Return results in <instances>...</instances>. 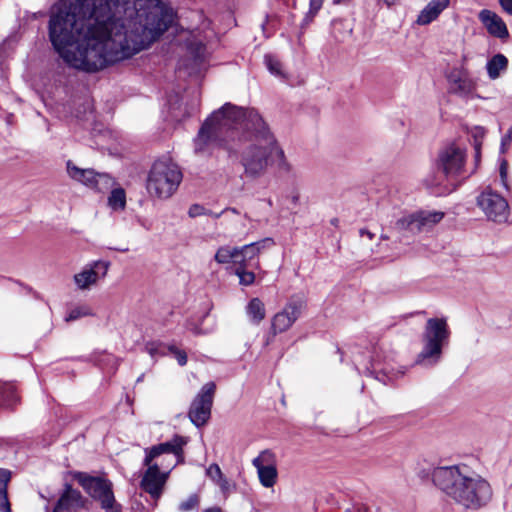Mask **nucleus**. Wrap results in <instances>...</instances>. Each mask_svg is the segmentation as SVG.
I'll list each match as a JSON object with an SVG mask.
<instances>
[{
  "mask_svg": "<svg viewBox=\"0 0 512 512\" xmlns=\"http://www.w3.org/2000/svg\"><path fill=\"white\" fill-rule=\"evenodd\" d=\"M175 15L161 0H60L50 11L49 38L68 66L96 72L150 48Z\"/></svg>",
  "mask_w": 512,
  "mask_h": 512,
  "instance_id": "1",
  "label": "nucleus"
},
{
  "mask_svg": "<svg viewBox=\"0 0 512 512\" xmlns=\"http://www.w3.org/2000/svg\"><path fill=\"white\" fill-rule=\"evenodd\" d=\"M214 142L240 155L246 177H261L273 165L283 172L292 169L275 135L254 109L226 103L213 112L194 139L195 153H207Z\"/></svg>",
  "mask_w": 512,
  "mask_h": 512,
  "instance_id": "2",
  "label": "nucleus"
},
{
  "mask_svg": "<svg viewBox=\"0 0 512 512\" xmlns=\"http://www.w3.org/2000/svg\"><path fill=\"white\" fill-rule=\"evenodd\" d=\"M418 478L431 479L448 499L465 510L477 511L487 506L493 496L489 481L466 465L436 468L427 465L418 471Z\"/></svg>",
  "mask_w": 512,
  "mask_h": 512,
  "instance_id": "3",
  "label": "nucleus"
},
{
  "mask_svg": "<svg viewBox=\"0 0 512 512\" xmlns=\"http://www.w3.org/2000/svg\"><path fill=\"white\" fill-rule=\"evenodd\" d=\"M451 331L445 318H429L422 332V348L418 353V367L429 369L443 358V350L450 343Z\"/></svg>",
  "mask_w": 512,
  "mask_h": 512,
  "instance_id": "4",
  "label": "nucleus"
},
{
  "mask_svg": "<svg viewBox=\"0 0 512 512\" xmlns=\"http://www.w3.org/2000/svg\"><path fill=\"white\" fill-rule=\"evenodd\" d=\"M466 160V150L455 143L446 144L439 149L436 167L449 183L451 190L457 189L470 176L466 170Z\"/></svg>",
  "mask_w": 512,
  "mask_h": 512,
  "instance_id": "5",
  "label": "nucleus"
},
{
  "mask_svg": "<svg viewBox=\"0 0 512 512\" xmlns=\"http://www.w3.org/2000/svg\"><path fill=\"white\" fill-rule=\"evenodd\" d=\"M182 179L179 167L170 159L157 160L147 180L148 192H173Z\"/></svg>",
  "mask_w": 512,
  "mask_h": 512,
  "instance_id": "6",
  "label": "nucleus"
},
{
  "mask_svg": "<svg viewBox=\"0 0 512 512\" xmlns=\"http://www.w3.org/2000/svg\"><path fill=\"white\" fill-rule=\"evenodd\" d=\"M69 176L90 189H96L99 192H125L109 174L97 173L93 169H81L71 162L67 163Z\"/></svg>",
  "mask_w": 512,
  "mask_h": 512,
  "instance_id": "7",
  "label": "nucleus"
},
{
  "mask_svg": "<svg viewBox=\"0 0 512 512\" xmlns=\"http://www.w3.org/2000/svg\"><path fill=\"white\" fill-rule=\"evenodd\" d=\"M307 301L303 294L292 295L284 308L276 313L272 319V331L274 334L287 331L306 309Z\"/></svg>",
  "mask_w": 512,
  "mask_h": 512,
  "instance_id": "8",
  "label": "nucleus"
},
{
  "mask_svg": "<svg viewBox=\"0 0 512 512\" xmlns=\"http://www.w3.org/2000/svg\"><path fill=\"white\" fill-rule=\"evenodd\" d=\"M215 390V383L208 382L202 386L192 401L188 416L195 426L201 427L210 419Z\"/></svg>",
  "mask_w": 512,
  "mask_h": 512,
  "instance_id": "9",
  "label": "nucleus"
},
{
  "mask_svg": "<svg viewBox=\"0 0 512 512\" xmlns=\"http://www.w3.org/2000/svg\"><path fill=\"white\" fill-rule=\"evenodd\" d=\"M477 204L487 218L493 222L503 223L509 217V203L502 194H479Z\"/></svg>",
  "mask_w": 512,
  "mask_h": 512,
  "instance_id": "10",
  "label": "nucleus"
},
{
  "mask_svg": "<svg viewBox=\"0 0 512 512\" xmlns=\"http://www.w3.org/2000/svg\"><path fill=\"white\" fill-rule=\"evenodd\" d=\"M252 464L257 470L261 485L265 488L273 487L278 476L274 453L270 450H263L253 459Z\"/></svg>",
  "mask_w": 512,
  "mask_h": 512,
  "instance_id": "11",
  "label": "nucleus"
},
{
  "mask_svg": "<svg viewBox=\"0 0 512 512\" xmlns=\"http://www.w3.org/2000/svg\"><path fill=\"white\" fill-rule=\"evenodd\" d=\"M110 263L106 261H93L87 264L82 271L74 275V282L80 290L89 289L99 279L107 275Z\"/></svg>",
  "mask_w": 512,
  "mask_h": 512,
  "instance_id": "12",
  "label": "nucleus"
},
{
  "mask_svg": "<svg viewBox=\"0 0 512 512\" xmlns=\"http://www.w3.org/2000/svg\"><path fill=\"white\" fill-rule=\"evenodd\" d=\"M148 468L141 480V487L143 490L151 495V497L158 499L163 491L166 483L168 473L161 472L157 464L146 465Z\"/></svg>",
  "mask_w": 512,
  "mask_h": 512,
  "instance_id": "13",
  "label": "nucleus"
},
{
  "mask_svg": "<svg viewBox=\"0 0 512 512\" xmlns=\"http://www.w3.org/2000/svg\"><path fill=\"white\" fill-rule=\"evenodd\" d=\"M274 244L272 238H264L260 241H256L242 247H238V260L236 265H242L247 267L258 268L259 263L257 261L261 251Z\"/></svg>",
  "mask_w": 512,
  "mask_h": 512,
  "instance_id": "14",
  "label": "nucleus"
},
{
  "mask_svg": "<svg viewBox=\"0 0 512 512\" xmlns=\"http://www.w3.org/2000/svg\"><path fill=\"white\" fill-rule=\"evenodd\" d=\"M187 441L184 437L175 435L171 440L152 446L151 448L145 449L146 456L144 459V465H149L153 459L164 454H174L175 456H181L183 453V446L186 445Z\"/></svg>",
  "mask_w": 512,
  "mask_h": 512,
  "instance_id": "15",
  "label": "nucleus"
},
{
  "mask_svg": "<svg viewBox=\"0 0 512 512\" xmlns=\"http://www.w3.org/2000/svg\"><path fill=\"white\" fill-rule=\"evenodd\" d=\"M370 366L365 365L366 373L368 375L376 374L375 378L379 379L378 374L382 373L383 376L387 377L391 380L394 377L393 371L394 368L390 365L389 359L386 355L383 354V351L380 347H374L372 354L369 358ZM381 381L385 382L383 379Z\"/></svg>",
  "mask_w": 512,
  "mask_h": 512,
  "instance_id": "16",
  "label": "nucleus"
},
{
  "mask_svg": "<svg viewBox=\"0 0 512 512\" xmlns=\"http://www.w3.org/2000/svg\"><path fill=\"white\" fill-rule=\"evenodd\" d=\"M188 58L184 60L181 67L189 74L198 73L206 62V48L201 42H190L187 48Z\"/></svg>",
  "mask_w": 512,
  "mask_h": 512,
  "instance_id": "17",
  "label": "nucleus"
},
{
  "mask_svg": "<svg viewBox=\"0 0 512 512\" xmlns=\"http://www.w3.org/2000/svg\"><path fill=\"white\" fill-rule=\"evenodd\" d=\"M479 20L485 26L488 33L499 39L508 38L509 32L505 22L495 12L483 9L479 12Z\"/></svg>",
  "mask_w": 512,
  "mask_h": 512,
  "instance_id": "18",
  "label": "nucleus"
},
{
  "mask_svg": "<svg viewBox=\"0 0 512 512\" xmlns=\"http://www.w3.org/2000/svg\"><path fill=\"white\" fill-rule=\"evenodd\" d=\"M449 92L459 96H467L474 90V84L467 75L458 69H453L447 76Z\"/></svg>",
  "mask_w": 512,
  "mask_h": 512,
  "instance_id": "19",
  "label": "nucleus"
},
{
  "mask_svg": "<svg viewBox=\"0 0 512 512\" xmlns=\"http://www.w3.org/2000/svg\"><path fill=\"white\" fill-rule=\"evenodd\" d=\"M87 486L93 489L92 495L101 501L103 508H111L114 503V495L110 484L99 478L91 477Z\"/></svg>",
  "mask_w": 512,
  "mask_h": 512,
  "instance_id": "20",
  "label": "nucleus"
},
{
  "mask_svg": "<svg viewBox=\"0 0 512 512\" xmlns=\"http://www.w3.org/2000/svg\"><path fill=\"white\" fill-rule=\"evenodd\" d=\"M450 0H431L418 13V25H428L437 20L440 14L449 7Z\"/></svg>",
  "mask_w": 512,
  "mask_h": 512,
  "instance_id": "21",
  "label": "nucleus"
},
{
  "mask_svg": "<svg viewBox=\"0 0 512 512\" xmlns=\"http://www.w3.org/2000/svg\"><path fill=\"white\" fill-rule=\"evenodd\" d=\"M80 499V493L68 487L57 501L54 512H70L80 505Z\"/></svg>",
  "mask_w": 512,
  "mask_h": 512,
  "instance_id": "22",
  "label": "nucleus"
},
{
  "mask_svg": "<svg viewBox=\"0 0 512 512\" xmlns=\"http://www.w3.org/2000/svg\"><path fill=\"white\" fill-rule=\"evenodd\" d=\"M353 26L348 20L336 19L331 23V35L338 42H344L352 35Z\"/></svg>",
  "mask_w": 512,
  "mask_h": 512,
  "instance_id": "23",
  "label": "nucleus"
},
{
  "mask_svg": "<svg viewBox=\"0 0 512 512\" xmlns=\"http://www.w3.org/2000/svg\"><path fill=\"white\" fill-rule=\"evenodd\" d=\"M444 212L418 210V231L430 229L444 218Z\"/></svg>",
  "mask_w": 512,
  "mask_h": 512,
  "instance_id": "24",
  "label": "nucleus"
},
{
  "mask_svg": "<svg viewBox=\"0 0 512 512\" xmlns=\"http://www.w3.org/2000/svg\"><path fill=\"white\" fill-rule=\"evenodd\" d=\"M196 110V105L188 107L183 99L179 103H171L169 108V117L171 120L180 122L184 118L189 117Z\"/></svg>",
  "mask_w": 512,
  "mask_h": 512,
  "instance_id": "25",
  "label": "nucleus"
},
{
  "mask_svg": "<svg viewBox=\"0 0 512 512\" xmlns=\"http://www.w3.org/2000/svg\"><path fill=\"white\" fill-rule=\"evenodd\" d=\"M507 66L508 59L503 54H496L487 62V73L491 79H497Z\"/></svg>",
  "mask_w": 512,
  "mask_h": 512,
  "instance_id": "26",
  "label": "nucleus"
},
{
  "mask_svg": "<svg viewBox=\"0 0 512 512\" xmlns=\"http://www.w3.org/2000/svg\"><path fill=\"white\" fill-rule=\"evenodd\" d=\"M11 473L6 469H0V510L2 512H10V503L7 496V485L10 480Z\"/></svg>",
  "mask_w": 512,
  "mask_h": 512,
  "instance_id": "27",
  "label": "nucleus"
},
{
  "mask_svg": "<svg viewBox=\"0 0 512 512\" xmlns=\"http://www.w3.org/2000/svg\"><path fill=\"white\" fill-rule=\"evenodd\" d=\"M247 314L251 321L259 324L265 318V306L259 298H253L247 305Z\"/></svg>",
  "mask_w": 512,
  "mask_h": 512,
  "instance_id": "28",
  "label": "nucleus"
},
{
  "mask_svg": "<svg viewBox=\"0 0 512 512\" xmlns=\"http://www.w3.org/2000/svg\"><path fill=\"white\" fill-rule=\"evenodd\" d=\"M238 247L223 246L220 247L215 254V261L220 264L233 262L236 264L238 260Z\"/></svg>",
  "mask_w": 512,
  "mask_h": 512,
  "instance_id": "29",
  "label": "nucleus"
},
{
  "mask_svg": "<svg viewBox=\"0 0 512 512\" xmlns=\"http://www.w3.org/2000/svg\"><path fill=\"white\" fill-rule=\"evenodd\" d=\"M247 266L237 265L235 274L239 277V283L243 286L252 285L255 281V274L247 271Z\"/></svg>",
  "mask_w": 512,
  "mask_h": 512,
  "instance_id": "30",
  "label": "nucleus"
},
{
  "mask_svg": "<svg viewBox=\"0 0 512 512\" xmlns=\"http://www.w3.org/2000/svg\"><path fill=\"white\" fill-rule=\"evenodd\" d=\"M264 62L269 72L277 77H284L280 61L273 55H265Z\"/></svg>",
  "mask_w": 512,
  "mask_h": 512,
  "instance_id": "31",
  "label": "nucleus"
},
{
  "mask_svg": "<svg viewBox=\"0 0 512 512\" xmlns=\"http://www.w3.org/2000/svg\"><path fill=\"white\" fill-rule=\"evenodd\" d=\"M92 315V311L88 306H77L71 309L65 316L66 322L75 321L81 317Z\"/></svg>",
  "mask_w": 512,
  "mask_h": 512,
  "instance_id": "32",
  "label": "nucleus"
},
{
  "mask_svg": "<svg viewBox=\"0 0 512 512\" xmlns=\"http://www.w3.org/2000/svg\"><path fill=\"white\" fill-rule=\"evenodd\" d=\"M222 214H223V211H221L219 213H214V212L206 209L204 206H202L200 204H193L190 206V208L188 210V215L191 218H195V217H198L201 215H210V216H213L214 218H219Z\"/></svg>",
  "mask_w": 512,
  "mask_h": 512,
  "instance_id": "33",
  "label": "nucleus"
},
{
  "mask_svg": "<svg viewBox=\"0 0 512 512\" xmlns=\"http://www.w3.org/2000/svg\"><path fill=\"white\" fill-rule=\"evenodd\" d=\"M126 194H110L108 206L114 211H121L126 206Z\"/></svg>",
  "mask_w": 512,
  "mask_h": 512,
  "instance_id": "34",
  "label": "nucleus"
},
{
  "mask_svg": "<svg viewBox=\"0 0 512 512\" xmlns=\"http://www.w3.org/2000/svg\"><path fill=\"white\" fill-rule=\"evenodd\" d=\"M199 505V497L196 494L190 495L185 501L179 504V510L183 512L191 511Z\"/></svg>",
  "mask_w": 512,
  "mask_h": 512,
  "instance_id": "35",
  "label": "nucleus"
},
{
  "mask_svg": "<svg viewBox=\"0 0 512 512\" xmlns=\"http://www.w3.org/2000/svg\"><path fill=\"white\" fill-rule=\"evenodd\" d=\"M415 221V214H411L407 218L399 219L396 223V227L399 231H406L414 224Z\"/></svg>",
  "mask_w": 512,
  "mask_h": 512,
  "instance_id": "36",
  "label": "nucleus"
},
{
  "mask_svg": "<svg viewBox=\"0 0 512 512\" xmlns=\"http://www.w3.org/2000/svg\"><path fill=\"white\" fill-rule=\"evenodd\" d=\"M168 350L174 354L178 364L180 366H184L186 365L187 363V355H186V352L183 351V350H179L176 346L174 345H169L168 346Z\"/></svg>",
  "mask_w": 512,
  "mask_h": 512,
  "instance_id": "37",
  "label": "nucleus"
},
{
  "mask_svg": "<svg viewBox=\"0 0 512 512\" xmlns=\"http://www.w3.org/2000/svg\"><path fill=\"white\" fill-rule=\"evenodd\" d=\"M207 476L214 482L219 479H222L223 473L218 464H211L206 470Z\"/></svg>",
  "mask_w": 512,
  "mask_h": 512,
  "instance_id": "38",
  "label": "nucleus"
},
{
  "mask_svg": "<svg viewBox=\"0 0 512 512\" xmlns=\"http://www.w3.org/2000/svg\"><path fill=\"white\" fill-rule=\"evenodd\" d=\"M485 135V130L484 128L482 127H475L474 128V131H473V136L475 138V150H476V158L479 157L480 155V146H481V142L478 141V138H483Z\"/></svg>",
  "mask_w": 512,
  "mask_h": 512,
  "instance_id": "39",
  "label": "nucleus"
},
{
  "mask_svg": "<svg viewBox=\"0 0 512 512\" xmlns=\"http://www.w3.org/2000/svg\"><path fill=\"white\" fill-rule=\"evenodd\" d=\"M512 142V127L507 131V133L501 139V152L505 153L507 147Z\"/></svg>",
  "mask_w": 512,
  "mask_h": 512,
  "instance_id": "40",
  "label": "nucleus"
},
{
  "mask_svg": "<svg viewBox=\"0 0 512 512\" xmlns=\"http://www.w3.org/2000/svg\"><path fill=\"white\" fill-rule=\"evenodd\" d=\"M500 177H501V181L503 183V187L508 190L509 186L506 183V177H507L506 162H503L500 166Z\"/></svg>",
  "mask_w": 512,
  "mask_h": 512,
  "instance_id": "41",
  "label": "nucleus"
},
{
  "mask_svg": "<svg viewBox=\"0 0 512 512\" xmlns=\"http://www.w3.org/2000/svg\"><path fill=\"white\" fill-rule=\"evenodd\" d=\"M499 4L506 13L512 15V0H499Z\"/></svg>",
  "mask_w": 512,
  "mask_h": 512,
  "instance_id": "42",
  "label": "nucleus"
},
{
  "mask_svg": "<svg viewBox=\"0 0 512 512\" xmlns=\"http://www.w3.org/2000/svg\"><path fill=\"white\" fill-rule=\"evenodd\" d=\"M323 0H310L311 10L317 12L322 6Z\"/></svg>",
  "mask_w": 512,
  "mask_h": 512,
  "instance_id": "43",
  "label": "nucleus"
},
{
  "mask_svg": "<svg viewBox=\"0 0 512 512\" xmlns=\"http://www.w3.org/2000/svg\"><path fill=\"white\" fill-rule=\"evenodd\" d=\"M215 483H217L222 490H226L229 485L228 480L224 475L222 476V479L217 480Z\"/></svg>",
  "mask_w": 512,
  "mask_h": 512,
  "instance_id": "44",
  "label": "nucleus"
},
{
  "mask_svg": "<svg viewBox=\"0 0 512 512\" xmlns=\"http://www.w3.org/2000/svg\"><path fill=\"white\" fill-rule=\"evenodd\" d=\"M354 512H368L369 508L365 504H355L353 505Z\"/></svg>",
  "mask_w": 512,
  "mask_h": 512,
  "instance_id": "45",
  "label": "nucleus"
},
{
  "mask_svg": "<svg viewBox=\"0 0 512 512\" xmlns=\"http://www.w3.org/2000/svg\"><path fill=\"white\" fill-rule=\"evenodd\" d=\"M359 234L361 237L366 236L369 240H372L374 238V234L365 228L360 229Z\"/></svg>",
  "mask_w": 512,
  "mask_h": 512,
  "instance_id": "46",
  "label": "nucleus"
},
{
  "mask_svg": "<svg viewBox=\"0 0 512 512\" xmlns=\"http://www.w3.org/2000/svg\"><path fill=\"white\" fill-rule=\"evenodd\" d=\"M204 512H222V510L219 507H211V508L205 509Z\"/></svg>",
  "mask_w": 512,
  "mask_h": 512,
  "instance_id": "47",
  "label": "nucleus"
},
{
  "mask_svg": "<svg viewBox=\"0 0 512 512\" xmlns=\"http://www.w3.org/2000/svg\"><path fill=\"white\" fill-rule=\"evenodd\" d=\"M378 1L386 4L387 6H391L395 2V0H378Z\"/></svg>",
  "mask_w": 512,
  "mask_h": 512,
  "instance_id": "48",
  "label": "nucleus"
},
{
  "mask_svg": "<svg viewBox=\"0 0 512 512\" xmlns=\"http://www.w3.org/2000/svg\"><path fill=\"white\" fill-rule=\"evenodd\" d=\"M348 2H349V0H333V3H334L335 5H339V4H346V3H348Z\"/></svg>",
  "mask_w": 512,
  "mask_h": 512,
  "instance_id": "49",
  "label": "nucleus"
},
{
  "mask_svg": "<svg viewBox=\"0 0 512 512\" xmlns=\"http://www.w3.org/2000/svg\"><path fill=\"white\" fill-rule=\"evenodd\" d=\"M105 360H106L107 362H115V361H116L115 357H114V356H112V355H107V356L105 357Z\"/></svg>",
  "mask_w": 512,
  "mask_h": 512,
  "instance_id": "50",
  "label": "nucleus"
},
{
  "mask_svg": "<svg viewBox=\"0 0 512 512\" xmlns=\"http://www.w3.org/2000/svg\"><path fill=\"white\" fill-rule=\"evenodd\" d=\"M338 222H339V220H338L337 218H333V219L331 220V224H332V225H334V226H337V225H338Z\"/></svg>",
  "mask_w": 512,
  "mask_h": 512,
  "instance_id": "51",
  "label": "nucleus"
},
{
  "mask_svg": "<svg viewBox=\"0 0 512 512\" xmlns=\"http://www.w3.org/2000/svg\"><path fill=\"white\" fill-rule=\"evenodd\" d=\"M118 251L120 252H127L129 249L128 248H124V247H121V249H117Z\"/></svg>",
  "mask_w": 512,
  "mask_h": 512,
  "instance_id": "52",
  "label": "nucleus"
},
{
  "mask_svg": "<svg viewBox=\"0 0 512 512\" xmlns=\"http://www.w3.org/2000/svg\"><path fill=\"white\" fill-rule=\"evenodd\" d=\"M345 512H354V510H353V506H352L351 508H347V509L345 510Z\"/></svg>",
  "mask_w": 512,
  "mask_h": 512,
  "instance_id": "53",
  "label": "nucleus"
},
{
  "mask_svg": "<svg viewBox=\"0 0 512 512\" xmlns=\"http://www.w3.org/2000/svg\"><path fill=\"white\" fill-rule=\"evenodd\" d=\"M355 363H356V364H360V363H361V361L356 357V358H355Z\"/></svg>",
  "mask_w": 512,
  "mask_h": 512,
  "instance_id": "54",
  "label": "nucleus"
},
{
  "mask_svg": "<svg viewBox=\"0 0 512 512\" xmlns=\"http://www.w3.org/2000/svg\"><path fill=\"white\" fill-rule=\"evenodd\" d=\"M142 379H143V375H141L140 377H138L137 382L142 381Z\"/></svg>",
  "mask_w": 512,
  "mask_h": 512,
  "instance_id": "55",
  "label": "nucleus"
}]
</instances>
